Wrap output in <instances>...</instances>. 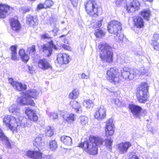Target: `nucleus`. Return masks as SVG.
<instances>
[{
  "instance_id": "49",
  "label": "nucleus",
  "mask_w": 159,
  "mask_h": 159,
  "mask_svg": "<svg viewBox=\"0 0 159 159\" xmlns=\"http://www.w3.org/2000/svg\"><path fill=\"white\" fill-rule=\"evenodd\" d=\"M35 141L37 144L41 143V139L40 138H36Z\"/></svg>"
},
{
  "instance_id": "54",
  "label": "nucleus",
  "mask_w": 159,
  "mask_h": 159,
  "mask_svg": "<svg viewBox=\"0 0 159 159\" xmlns=\"http://www.w3.org/2000/svg\"><path fill=\"white\" fill-rule=\"evenodd\" d=\"M144 1H148L149 2H152L153 0H143Z\"/></svg>"
},
{
  "instance_id": "29",
  "label": "nucleus",
  "mask_w": 159,
  "mask_h": 159,
  "mask_svg": "<svg viewBox=\"0 0 159 159\" xmlns=\"http://www.w3.org/2000/svg\"><path fill=\"white\" fill-rule=\"evenodd\" d=\"M83 105L86 108H91L93 107L94 103L91 100L87 99L84 100L83 102Z\"/></svg>"
},
{
  "instance_id": "11",
  "label": "nucleus",
  "mask_w": 159,
  "mask_h": 159,
  "mask_svg": "<svg viewBox=\"0 0 159 159\" xmlns=\"http://www.w3.org/2000/svg\"><path fill=\"white\" fill-rule=\"evenodd\" d=\"M140 3L137 0H133L126 4L125 8L129 13L134 12L140 8Z\"/></svg>"
},
{
  "instance_id": "22",
  "label": "nucleus",
  "mask_w": 159,
  "mask_h": 159,
  "mask_svg": "<svg viewBox=\"0 0 159 159\" xmlns=\"http://www.w3.org/2000/svg\"><path fill=\"white\" fill-rule=\"evenodd\" d=\"M26 19V24L30 26L34 27L38 24L39 20L36 16L29 15Z\"/></svg>"
},
{
  "instance_id": "32",
  "label": "nucleus",
  "mask_w": 159,
  "mask_h": 159,
  "mask_svg": "<svg viewBox=\"0 0 159 159\" xmlns=\"http://www.w3.org/2000/svg\"><path fill=\"white\" fill-rule=\"evenodd\" d=\"M105 34V32L99 28L95 30L94 34L96 37L99 38L104 36Z\"/></svg>"
},
{
  "instance_id": "50",
  "label": "nucleus",
  "mask_w": 159,
  "mask_h": 159,
  "mask_svg": "<svg viewBox=\"0 0 159 159\" xmlns=\"http://www.w3.org/2000/svg\"><path fill=\"white\" fill-rule=\"evenodd\" d=\"M9 110L10 111H11L12 112H14L16 110L15 109V108L11 106L9 108Z\"/></svg>"
},
{
  "instance_id": "53",
  "label": "nucleus",
  "mask_w": 159,
  "mask_h": 159,
  "mask_svg": "<svg viewBox=\"0 0 159 159\" xmlns=\"http://www.w3.org/2000/svg\"><path fill=\"white\" fill-rule=\"evenodd\" d=\"M146 110H143V113L144 114V115L145 116L146 115Z\"/></svg>"
},
{
  "instance_id": "46",
  "label": "nucleus",
  "mask_w": 159,
  "mask_h": 159,
  "mask_svg": "<svg viewBox=\"0 0 159 159\" xmlns=\"http://www.w3.org/2000/svg\"><path fill=\"white\" fill-rule=\"evenodd\" d=\"M37 9L38 10H41L43 9H45V6L44 5V3H39L38 5L37 6Z\"/></svg>"
},
{
  "instance_id": "25",
  "label": "nucleus",
  "mask_w": 159,
  "mask_h": 159,
  "mask_svg": "<svg viewBox=\"0 0 159 159\" xmlns=\"http://www.w3.org/2000/svg\"><path fill=\"white\" fill-rule=\"evenodd\" d=\"M69 105L74 109L76 113H79L80 111H82L81 104L77 101H71L69 102Z\"/></svg>"
},
{
  "instance_id": "48",
  "label": "nucleus",
  "mask_w": 159,
  "mask_h": 159,
  "mask_svg": "<svg viewBox=\"0 0 159 159\" xmlns=\"http://www.w3.org/2000/svg\"><path fill=\"white\" fill-rule=\"evenodd\" d=\"M72 4L74 6H76L78 3V0H70Z\"/></svg>"
},
{
  "instance_id": "26",
  "label": "nucleus",
  "mask_w": 159,
  "mask_h": 159,
  "mask_svg": "<svg viewBox=\"0 0 159 159\" xmlns=\"http://www.w3.org/2000/svg\"><path fill=\"white\" fill-rule=\"evenodd\" d=\"M131 69L128 68L123 70L121 75L125 79H129L131 80L134 78V74L131 73Z\"/></svg>"
},
{
  "instance_id": "18",
  "label": "nucleus",
  "mask_w": 159,
  "mask_h": 159,
  "mask_svg": "<svg viewBox=\"0 0 159 159\" xmlns=\"http://www.w3.org/2000/svg\"><path fill=\"white\" fill-rule=\"evenodd\" d=\"M142 18L140 16H136L132 19L134 26L136 28L142 29L145 26V22Z\"/></svg>"
},
{
  "instance_id": "55",
  "label": "nucleus",
  "mask_w": 159,
  "mask_h": 159,
  "mask_svg": "<svg viewBox=\"0 0 159 159\" xmlns=\"http://www.w3.org/2000/svg\"><path fill=\"white\" fill-rule=\"evenodd\" d=\"M65 36H66V35H64V34L62 35H61L60 36L59 38H61L63 37H65Z\"/></svg>"
},
{
  "instance_id": "16",
  "label": "nucleus",
  "mask_w": 159,
  "mask_h": 159,
  "mask_svg": "<svg viewBox=\"0 0 159 159\" xmlns=\"http://www.w3.org/2000/svg\"><path fill=\"white\" fill-rule=\"evenodd\" d=\"M25 113L28 119L30 121L34 122L38 121V117L35 110L31 109L30 108L27 107L25 109Z\"/></svg>"
},
{
  "instance_id": "8",
  "label": "nucleus",
  "mask_w": 159,
  "mask_h": 159,
  "mask_svg": "<svg viewBox=\"0 0 159 159\" xmlns=\"http://www.w3.org/2000/svg\"><path fill=\"white\" fill-rule=\"evenodd\" d=\"M121 29V24L118 20H111L107 23V30L111 34L117 35L120 33Z\"/></svg>"
},
{
  "instance_id": "17",
  "label": "nucleus",
  "mask_w": 159,
  "mask_h": 159,
  "mask_svg": "<svg viewBox=\"0 0 159 159\" xmlns=\"http://www.w3.org/2000/svg\"><path fill=\"white\" fill-rule=\"evenodd\" d=\"M11 29L15 32L18 33L21 30V24L18 20L14 18L9 19Z\"/></svg>"
},
{
  "instance_id": "6",
  "label": "nucleus",
  "mask_w": 159,
  "mask_h": 159,
  "mask_svg": "<svg viewBox=\"0 0 159 159\" xmlns=\"http://www.w3.org/2000/svg\"><path fill=\"white\" fill-rule=\"evenodd\" d=\"M2 122L3 125L12 132H17V127L20 126V124L15 117L8 115L5 116L3 119Z\"/></svg>"
},
{
  "instance_id": "52",
  "label": "nucleus",
  "mask_w": 159,
  "mask_h": 159,
  "mask_svg": "<svg viewBox=\"0 0 159 159\" xmlns=\"http://www.w3.org/2000/svg\"><path fill=\"white\" fill-rule=\"evenodd\" d=\"M129 159H139V157L133 155L131 157H130Z\"/></svg>"
},
{
  "instance_id": "21",
  "label": "nucleus",
  "mask_w": 159,
  "mask_h": 159,
  "mask_svg": "<svg viewBox=\"0 0 159 159\" xmlns=\"http://www.w3.org/2000/svg\"><path fill=\"white\" fill-rule=\"evenodd\" d=\"M106 109L103 107H100L96 111L94 114V118L98 120H102L106 117Z\"/></svg>"
},
{
  "instance_id": "30",
  "label": "nucleus",
  "mask_w": 159,
  "mask_h": 159,
  "mask_svg": "<svg viewBox=\"0 0 159 159\" xmlns=\"http://www.w3.org/2000/svg\"><path fill=\"white\" fill-rule=\"evenodd\" d=\"M79 95L78 91L75 89H74L70 93L69 95V98L71 99H76Z\"/></svg>"
},
{
  "instance_id": "3",
  "label": "nucleus",
  "mask_w": 159,
  "mask_h": 159,
  "mask_svg": "<svg viewBox=\"0 0 159 159\" xmlns=\"http://www.w3.org/2000/svg\"><path fill=\"white\" fill-rule=\"evenodd\" d=\"M100 50L99 57L102 61L110 63L113 61V52L111 50L112 47L106 43H99L98 46Z\"/></svg>"
},
{
  "instance_id": "19",
  "label": "nucleus",
  "mask_w": 159,
  "mask_h": 159,
  "mask_svg": "<svg viewBox=\"0 0 159 159\" xmlns=\"http://www.w3.org/2000/svg\"><path fill=\"white\" fill-rule=\"evenodd\" d=\"M49 45L48 47H47L45 44H44L42 46V51L44 52H45L46 51H48V54H47V57L50 56L52 53V48H53L54 49L57 50V48L56 47L55 45L53 43L52 40H51L48 42Z\"/></svg>"
},
{
  "instance_id": "14",
  "label": "nucleus",
  "mask_w": 159,
  "mask_h": 159,
  "mask_svg": "<svg viewBox=\"0 0 159 159\" xmlns=\"http://www.w3.org/2000/svg\"><path fill=\"white\" fill-rule=\"evenodd\" d=\"M8 81L10 84L17 91L20 92L25 90L27 89L26 85L17 81H15L12 78H9Z\"/></svg>"
},
{
  "instance_id": "27",
  "label": "nucleus",
  "mask_w": 159,
  "mask_h": 159,
  "mask_svg": "<svg viewBox=\"0 0 159 159\" xmlns=\"http://www.w3.org/2000/svg\"><path fill=\"white\" fill-rule=\"evenodd\" d=\"M18 53L23 62L27 63L30 59L29 56L25 53V50L23 48L19 49Z\"/></svg>"
},
{
  "instance_id": "45",
  "label": "nucleus",
  "mask_w": 159,
  "mask_h": 159,
  "mask_svg": "<svg viewBox=\"0 0 159 159\" xmlns=\"http://www.w3.org/2000/svg\"><path fill=\"white\" fill-rule=\"evenodd\" d=\"M102 20H103L102 19L99 20L96 24V26H93V28H94V29H96L97 28H100L102 25Z\"/></svg>"
},
{
  "instance_id": "36",
  "label": "nucleus",
  "mask_w": 159,
  "mask_h": 159,
  "mask_svg": "<svg viewBox=\"0 0 159 159\" xmlns=\"http://www.w3.org/2000/svg\"><path fill=\"white\" fill-rule=\"evenodd\" d=\"M151 45L154 50L156 51H159V43L157 41L152 40Z\"/></svg>"
},
{
  "instance_id": "23",
  "label": "nucleus",
  "mask_w": 159,
  "mask_h": 159,
  "mask_svg": "<svg viewBox=\"0 0 159 159\" xmlns=\"http://www.w3.org/2000/svg\"><path fill=\"white\" fill-rule=\"evenodd\" d=\"M140 16L146 21H149L150 20L151 17L152 16L151 11L149 9H144L139 12Z\"/></svg>"
},
{
  "instance_id": "56",
  "label": "nucleus",
  "mask_w": 159,
  "mask_h": 159,
  "mask_svg": "<svg viewBox=\"0 0 159 159\" xmlns=\"http://www.w3.org/2000/svg\"><path fill=\"white\" fill-rule=\"evenodd\" d=\"M56 115V116L57 117V115Z\"/></svg>"
},
{
  "instance_id": "13",
  "label": "nucleus",
  "mask_w": 159,
  "mask_h": 159,
  "mask_svg": "<svg viewBox=\"0 0 159 159\" xmlns=\"http://www.w3.org/2000/svg\"><path fill=\"white\" fill-rule=\"evenodd\" d=\"M128 108L134 116L140 118V116L142 115L141 113L143 110L142 108L140 106L134 104H130Z\"/></svg>"
},
{
  "instance_id": "40",
  "label": "nucleus",
  "mask_w": 159,
  "mask_h": 159,
  "mask_svg": "<svg viewBox=\"0 0 159 159\" xmlns=\"http://www.w3.org/2000/svg\"><path fill=\"white\" fill-rule=\"evenodd\" d=\"M67 44H62L61 46L65 50L71 51L72 50V48L70 46V44L68 42L67 43Z\"/></svg>"
},
{
  "instance_id": "9",
  "label": "nucleus",
  "mask_w": 159,
  "mask_h": 159,
  "mask_svg": "<svg viewBox=\"0 0 159 159\" xmlns=\"http://www.w3.org/2000/svg\"><path fill=\"white\" fill-rule=\"evenodd\" d=\"M13 10V7L7 4L0 3V18H6L11 13Z\"/></svg>"
},
{
  "instance_id": "38",
  "label": "nucleus",
  "mask_w": 159,
  "mask_h": 159,
  "mask_svg": "<svg viewBox=\"0 0 159 159\" xmlns=\"http://www.w3.org/2000/svg\"><path fill=\"white\" fill-rule=\"evenodd\" d=\"M79 120L80 123L83 125H84L87 123V118L84 116L80 117Z\"/></svg>"
},
{
  "instance_id": "12",
  "label": "nucleus",
  "mask_w": 159,
  "mask_h": 159,
  "mask_svg": "<svg viewBox=\"0 0 159 159\" xmlns=\"http://www.w3.org/2000/svg\"><path fill=\"white\" fill-rule=\"evenodd\" d=\"M70 60L71 58L68 54L60 53L57 56V63L58 66H61L68 63Z\"/></svg>"
},
{
  "instance_id": "24",
  "label": "nucleus",
  "mask_w": 159,
  "mask_h": 159,
  "mask_svg": "<svg viewBox=\"0 0 159 159\" xmlns=\"http://www.w3.org/2000/svg\"><path fill=\"white\" fill-rule=\"evenodd\" d=\"M131 146L129 142H122L118 144V149L120 154H123L127 152L129 148Z\"/></svg>"
},
{
  "instance_id": "5",
  "label": "nucleus",
  "mask_w": 159,
  "mask_h": 159,
  "mask_svg": "<svg viewBox=\"0 0 159 159\" xmlns=\"http://www.w3.org/2000/svg\"><path fill=\"white\" fill-rule=\"evenodd\" d=\"M85 11L88 15L96 17L102 12V9L94 0H89L84 4Z\"/></svg>"
},
{
  "instance_id": "39",
  "label": "nucleus",
  "mask_w": 159,
  "mask_h": 159,
  "mask_svg": "<svg viewBox=\"0 0 159 159\" xmlns=\"http://www.w3.org/2000/svg\"><path fill=\"white\" fill-rule=\"evenodd\" d=\"M75 120V114H70L68 116L66 117V120L68 122L74 121Z\"/></svg>"
},
{
  "instance_id": "51",
  "label": "nucleus",
  "mask_w": 159,
  "mask_h": 159,
  "mask_svg": "<svg viewBox=\"0 0 159 159\" xmlns=\"http://www.w3.org/2000/svg\"><path fill=\"white\" fill-rule=\"evenodd\" d=\"M87 76L84 73H82L81 75V78L82 79H84L87 78Z\"/></svg>"
},
{
  "instance_id": "20",
  "label": "nucleus",
  "mask_w": 159,
  "mask_h": 159,
  "mask_svg": "<svg viewBox=\"0 0 159 159\" xmlns=\"http://www.w3.org/2000/svg\"><path fill=\"white\" fill-rule=\"evenodd\" d=\"M38 66L39 68L43 70L52 68L48 60L45 58L39 59L38 62Z\"/></svg>"
},
{
  "instance_id": "2",
  "label": "nucleus",
  "mask_w": 159,
  "mask_h": 159,
  "mask_svg": "<svg viewBox=\"0 0 159 159\" xmlns=\"http://www.w3.org/2000/svg\"><path fill=\"white\" fill-rule=\"evenodd\" d=\"M149 88L148 83L143 82L139 84L136 88L135 96L139 103L144 104L149 101Z\"/></svg>"
},
{
  "instance_id": "1",
  "label": "nucleus",
  "mask_w": 159,
  "mask_h": 159,
  "mask_svg": "<svg viewBox=\"0 0 159 159\" xmlns=\"http://www.w3.org/2000/svg\"><path fill=\"white\" fill-rule=\"evenodd\" d=\"M89 140H85L78 143L77 147L89 155H95L98 154V146H102L104 142L101 137L93 135L89 137Z\"/></svg>"
},
{
  "instance_id": "4",
  "label": "nucleus",
  "mask_w": 159,
  "mask_h": 159,
  "mask_svg": "<svg viewBox=\"0 0 159 159\" xmlns=\"http://www.w3.org/2000/svg\"><path fill=\"white\" fill-rule=\"evenodd\" d=\"M38 93L37 91L34 89H31L27 90L24 94L25 97H18L17 101V103L21 106L30 105L34 107L35 103L33 100L30 99L31 98H36Z\"/></svg>"
},
{
  "instance_id": "34",
  "label": "nucleus",
  "mask_w": 159,
  "mask_h": 159,
  "mask_svg": "<svg viewBox=\"0 0 159 159\" xmlns=\"http://www.w3.org/2000/svg\"><path fill=\"white\" fill-rule=\"evenodd\" d=\"M44 3L45 9L50 8L54 5V2L52 0H45Z\"/></svg>"
},
{
  "instance_id": "31",
  "label": "nucleus",
  "mask_w": 159,
  "mask_h": 159,
  "mask_svg": "<svg viewBox=\"0 0 159 159\" xmlns=\"http://www.w3.org/2000/svg\"><path fill=\"white\" fill-rule=\"evenodd\" d=\"M57 144L55 140L50 141L49 143V148L52 151H55L57 148Z\"/></svg>"
},
{
  "instance_id": "47",
  "label": "nucleus",
  "mask_w": 159,
  "mask_h": 159,
  "mask_svg": "<svg viewBox=\"0 0 159 159\" xmlns=\"http://www.w3.org/2000/svg\"><path fill=\"white\" fill-rule=\"evenodd\" d=\"M153 39L156 41L158 40L159 39V34H153Z\"/></svg>"
},
{
  "instance_id": "33",
  "label": "nucleus",
  "mask_w": 159,
  "mask_h": 159,
  "mask_svg": "<svg viewBox=\"0 0 159 159\" xmlns=\"http://www.w3.org/2000/svg\"><path fill=\"white\" fill-rule=\"evenodd\" d=\"M113 141L111 139H107L106 140L105 145L107 149L110 151L112 150V145Z\"/></svg>"
},
{
  "instance_id": "44",
  "label": "nucleus",
  "mask_w": 159,
  "mask_h": 159,
  "mask_svg": "<svg viewBox=\"0 0 159 159\" xmlns=\"http://www.w3.org/2000/svg\"><path fill=\"white\" fill-rule=\"evenodd\" d=\"M41 39H51L52 38L51 37L49 36L48 34L45 33L41 36Z\"/></svg>"
},
{
  "instance_id": "42",
  "label": "nucleus",
  "mask_w": 159,
  "mask_h": 159,
  "mask_svg": "<svg viewBox=\"0 0 159 159\" xmlns=\"http://www.w3.org/2000/svg\"><path fill=\"white\" fill-rule=\"evenodd\" d=\"M11 58L14 61H18L19 58L17 56V52L13 53H11Z\"/></svg>"
},
{
  "instance_id": "37",
  "label": "nucleus",
  "mask_w": 159,
  "mask_h": 159,
  "mask_svg": "<svg viewBox=\"0 0 159 159\" xmlns=\"http://www.w3.org/2000/svg\"><path fill=\"white\" fill-rule=\"evenodd\" d=\"M36 46L33 45L28 48V52L30 55H34L36 52Z\"/></svg>"
},
{
  "instance_id": "41",
  "label": "nucleus",
  "mask_w": 159,
  "mask_h": 159,
  "mask_svg": "<svg viewBox=\"0 0 159 159\" xmlns=\"http://www.w3.org/2000/svg\"><path fill=\"white\" fill-rule=\"evenodd\" d=\"M31 10V8L30 7H22L21 8V10L23 14L29 12Z\"/></svg>"
},
{
  "instance_id": "43",
  "label": "nucleus",
  "mask_w": 159,
  "mask_h": 159,
  "mask_svg": "<svg viewBox=\"0 0 159 159\" xmlns=\"http://www.w3.org/2000/svg\"><path fill=\"white\" fill-rule=\"evenodd\" d=\"M17 46L16 45H11L10 48V49L11 52V53H13L17 52Z\"/></svg>"
},
{
  "instance_id": "35",
  "label": "nucleus",
  "mask_w": 159,
  "mask_h": 159,
  "mask_svg": "<svg viewBox=\"0 0 159 159\" xmlns=\"http://www.w3.org/2000/svg\"><path fill=\"white\" fill-rule=\"evenodd\" d=\"M54 128L49 126L45 131V133L46 135L51 137L54 135Z\"/></svg>"
},
{
  "instance_id": "15",
  "label": "nucleus",
  "mask_w": 159,
  "mask_h": 159,
  "mask_svg": "<svg viewBox=\"0 0 159 159\" xmlns=\"http://www.w3.org/2000/svg\"><path fill=\"white\" fill-rule=\"evenodd\" d=\"M26 156L32 159H42L43 153L40 150L37 151L29 150L26 152Z\"/></svg>"
},
{
  "instance_id": "28",
  "label": "nucleus",
  "mask_w": 159,
  "mask_h": 159,
  "mask_svg": "<svg viewBox=\"0 0 159 159\" xmlns=\"http://www.w3.org/2000/svg\"><path fill=\"white\" fill-rule=\"evenodd\" d=\"M60 139L61 142L66 146H70L72 143V139L69 136L63 135L61 136Z\"/></svg>"
},
{
  "instance_id": "7",
  "label": "nucleus",
  "mask_w": 159,
  "mask_h": 159,
  "mask_svg": "<svg viewBox=\"0 0 159 159\" xmlns=\"http://www.w3.org/2000/svg\"><path fill=\"white\" fill-rule=\"evenodd\" d=\"M106 79L115 84L119 83L121 80L118 69L116 67L109 68L106 72Z\"/></svg>"
},
{
  "instance_id": "10",
  "label": "nucleus",
  "mask_w": 159,
  "mask_h": 159,
  "mask_svg": "<svg viewBox=\"0 0 159 159\" xmlns=\"http://www.w3.org/2000/svg\"><path fill=\"white\" fill-rule=\"evenodd\" d=\"M115 127L111 119L107 120L105 127V135L108 137L113 136L115 133Z\"/></svg>"
}]
</instances>
